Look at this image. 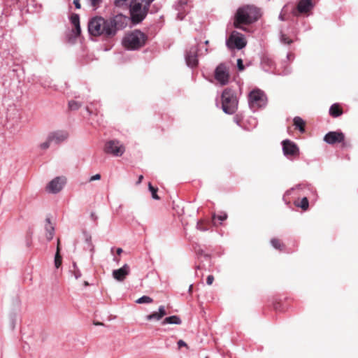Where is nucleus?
Returning <instances> with one entry per match:
<instances>
[{
	"label": "nucleus",
	"mask_w": 358,
	"mask_h": 358,
	"mask_svg": "<svg viewBox=\"0 0 358 358\" xmlns=\"http://www.w3.org/2000/svg\"><path fill=\"white\" fill-rule=\"evenodd\" d=\"M186 1H183V0H180V3H185Z\"/></svg>",
	"instance_id": "09e8293b"
},
{
	"label": "nucleus",
	"mask_w": 358,
	"mask_h": 358,
	"mask_svg": "<svg viewBox=\"0 0 358 358\" xmlns=\"http://www.w3.org/2000/svg\"><path fill=\"white\" fill-rule=\"evenodd\" d=\"M87 110L90 113H91V111L90 110L89 108H87Z\"/></svg>",
	"instance_id": "603ef678"
},
{
	"label": "nucleus",
	"mask_w": 358,
	"mask_h": 358,
	"mask_svg": "<svg viewBox=\"0 0 358 358\" xmlns=\"http://www.w3.org/2000/svg\"><path fill=\"white\" fill-rule=\"evenodd\" d=\"M116 252L118 255H120L122 252V248H117V250H116Z\"/></svg>",
	"instance_id": "37998d69"
},
{
	"label": "nucleus",
	"mask_w": 358,
	"mask_h": 358,
	"mask_svg": "<svg viewBox=\"0 0 358 358\" xmlns=\"http://www.w3.org/2000/svg\"><path fill=\"white\" fill-rule=\"evenodd\" d=\"M237 66L239 71H242L244 70L245 67L243 63V60L241 59H238L237 60Z\"/></svg>",
	"instance_id": "473e14b6"
},
{
	"label": "nucleus",
	"mask_w": 358,
	"mask_h": 358,
	"mask_svg": "<svg viewBox=\"0 0 358 358\" xmlns=\"http://www.w3.org/2000/svg\"><path fill=\"white\" fill-rule=\"evenodd\" d=\"M45 230L47 231L46 238L48 241H50L53 238L54 235V227H52L50 218L46 219Z\"/></svg>",
	"instance_id": "6ab92c4d"
},
{
	"label": "nucleus",
	"mask_w": 358,
	"mask_h": 358,
	"mask_svg": "<svg viewBox=\"0 0 358 358\" xmlns=\"http://www.w3.org/2000/svg\"><path fill=\"white\" fill-rule=\"evenodd\" d=\"M227 218V215L225 213H222L219 215H216L215 213L212 215V222L214 225H216V219L220 220V222H222L225 220Z\"/></svg>",
	"instance_id": "393cba45"
},
{
	"label": "nucleus",
	"mask_w": 358,
	"mask_h": 358,
	"mask_svg": "<svg viewBox=\"0 0 358 358\" xmlns=\"http://www.w3.org/2000/svg\"><path fill=\"white\" fill-rule=\"evenodd\" d=\"M150 2L147 0H132L130 4L131 20L134 23L141 22L146 16Z\"/></svg>",
	"instance_id": "20e7f679"
},
{
	"label": "nucleus",
	"mask_w": 358,
	"mask_h": 358,
	"mask_svg": "<svg viewBox=\"0 0 358 358\" xmlns=\"http://www.w3.org/2000/svg\"><path fill=\"white\" fill-rule=\"evenodd\" d=\"M88 285H89V284H88V282H87V281H85V282H84V285H85V286H88Z\"/></svg>",
	"instance_id": "de8ad7c7"
},
{
	"label": "nucleus",
	"mask_w": 358,
	"mask_h": 358,
	"mask_svg": "<svg viewBox=\"0 0 358 358\" xmlns=\"http://www.w3.org/2000/svg\"><path fill=\"white\" fill-rule=\"evenodd\" d=\"M62 256L60 255V241L57 240V251L55 257V266L56 268H59L62 265Z\"/></svg>",
	"instance_id": "aec40b11"
},
{
	"label": "nucleus",
	"mask_w": 358,
	"mask_h": 358,
	"mask_svg": "<svg viewBox=\"0 0 358 358\" xmlns=\"http://www.w3.org/2000/svg\"><path fill=\"white\" fill-rule=\"evenodd\" d=\"M103 151L106 154L120 157L125 152V148L119 141L110 140L105 143Z\"/></svg>",
	"instance_id": "423d86ee"
},
{
	"label": "nucleus",
	"mask_w": 358,
	"mask_h": 358,
	"mask_svg": "<svg viewBox=\"0 0 358 358\" xmlns=\"http://www.w3.org/2000/svg\"><path fill=\"white\" fill-rule=\"evenodd\" d=\"M69 134L66 131L58 130L50 132L48 137L49 141L55 144H59L67 139Z\"/></svg>",
	"instance_id": "ddd939ff"
},
{
	"label": "nucleus",
	"mask_w": 358,
	"mask_h": 358,
	"mask_svg": "<svg viewBox=\"0 0 358 358\" xmlns=\"http://www.w3.org/2000/svg\"><path fill=\"white\" fill-rule=\"evenodd\" d=\"M148 187H149V190H150V191L151 192V193H152V198H153V199H155L159 200V196H158V195H157V192L158 189H157V188L154 187L151 185V183H150V182L148 184Z\"/></svg>",
	"instance_id": "bb28decb"
},
{
	"label": "nucleus",
	"mask_w": 358,
	"mask_h": 358,
	"mask_svg": "<svg viewBox=\"0 0 358 358\" xmlns=\"http://www.w3.org/2000/svg\"><path fill=\"white\" fill-rule=\"evenodd\" d=\"M143 179V176L142 175H141V176L138 177V181H137V182H136V183H137L138 185V184H140V183L142 182Z\"/></svg>",
	"instance_id": "79ce46f5"
},
{
	"label": "nucleus",
	"mask_w": 358,
	"mask_h": 358,
	"mask_svg": "<svg viewBox=\"0 0 358 358\" xmlns=\"http://www.w3.org/2000/svg\"><path fill=\"white\" fill-rule=\"evenodd\" d=\"M271 243L272 246L277 250L282 251L285 249V245L278 238H272L271 240Z\"/></svg>",
	"instance_id": "b1692460"
},
{
	"label": "nucleus",
	"mask_w": 358,
	"mask_h": 358,
	"mask_svg": "<svg viewBox=\"0 0 358 358\" xmlns=\"http://www.w3.org/2000/svg\"><path fill=\"white\" fill-rule=\"evenodd\" d=\"M227 43L228 47L230 48H236L240 50L246 45L247 42L241 34L236 31H234L231 32Z\"/></svg>",
	"instance_id": "0eeeda50"
},
{
	"label": "nucleus",
	"mask_w": 358,
	"mask_h": 358,
	"mask_svg": "<svg viewBox=\"0 0 358 358\" xmlns=\"http://www.w3.org/2000/svg\"><path fill=\"white\" fill-rule=\"evenodd\" d=\"M345 140V135L341 131H329L324 137V141L328 144L342 143Z\"/></svg>",
	"instance_id": "f8f14e48"
},
{
	"label": "nucleus",
	"mask_w": 358,
	"mask_h": 358,
	"mask_svg": "<svg viewBox=\"0 0 358 358\" xmlns=\"http://www.w3.org/2000/svg\"><path fill=\"white\" fill-rule=\"evenodd\" d=\"M283 153L287 157H296L299 154L297 145L289 140H285L282 143Z\"/></svg>",
	"instance_id": "9d476101"
},
{
	"label": "nucleus",
	"mask_w": 358,
	"mask_h": 358,
	"mask_svg": "<svg viewBox=\"0 0 358 358\" xmlns=\"http://www.w3.org/2000/svg\"><path fill=\"white\" fill-rule=\"evenodd\" d=\"M167 314L165 307L164 306H161L159 307L158 312H153L152 313L146 316V320L148 321L150 320H160L164 316Z\"/></svg>",
	"instance_id": "dca6fc26"
},
{
	"label": "nucleus",
	"mask_w": 358,
	"mask_h": 358,
	"mask_svg": "<svg viewBox=\"0 0 358 358\" xmlns=\"http://www.w3.org/2000/svg\"><path fill=\"white\" fill-rule=\"evenodd\" d=\"M91 6L94 8L96 9L98 7H99L100 4L102 2V0H90Z\"/></svg>",
	"instance_id": "7c9ffc66"
},
{
	"label": "nucleus",
	"mask_w": 358,
	"mask_h": 358,
	"mask_svg": "<svg viewBox=\"0 0 358 358\" xmlns=\"http://www.w3.org/2000/svg\"><path fill=\"white\" fill-rule=\"evenodd\" d=\"M282 41L287 44H290L292 42V41L289 39L285 35L282 36Z\"/></svg>",
	"instance_id": "4c0bfd02"
},
{
	"label": "nucleus",
	"mask_w": 358,
	"mask_h": 358,
	"mask_svg": "<svg viewBox=\"0 0 358 358\" xmlns=\"http://www.w3.org/2000/svg\"><path fill=\"white\" fill-rule=\"evenodd\" d=\"M101 179V175L99 173H97L94 176H92L90 180H89V182H92V181H94V180H100Z\"/></svg>",
	"instance_id": "f704fd0d"
},
{
	"label": "nucleus",
	"mask_w": 358,
	"mask_h": 358,
	"mask_svg": "<svg viewBox=\"0 0 358 358\" xmlns=\"http://www.w3.org/2000/svg\"><path fill=\"white\" fill-rule=\"evenodd\" d=\"M279 306H280V303H276V304H275V305H274V308H275V310H278V309L279 308Z\"/></svg>",
	"instance_id": "c03bdc74"
},
{
	"label": "nucleus",
	"mask_w": 358,
	"mask_h": 358,
	"mask_svg": "<svg viewBox=\"0 0 358 358\" xmlns=\"http://www.w3.org/2000/svg\"><path fill=\"white\" fill-rule=\"evenodd\" d=\"M80 275V273L79 274L78 273H76L75 274V276H76V278H78Z\"/></svg>",
	"instance_id": "49530a36"
},
{
	"label": "nucleus",
	"mask_w": 358,
	"mask_h": 358,
	"mask_svg": "<svg viewBox=\"0 0 358 358\" xmlns=\"http://www.w3.org/2000/svg\"><path fill=\"white\" fill-rule=\"evenodd\" d=\"M74 27H75V29L73 30V31H75L76 36H78L80 34V32H81L80 24L78 25L74 26Z\"/></svg>",
	"instance_id": "72a5a7b5"
},
{
	"label": "nucleus",
	"mask_w": 358,
	"mask_h": 358,
	"mask_svg": "<svg viewBox=\"0 0 358 358\" xmlns=\"http://www.w3.org/2000/svg\"><path fill=\"white\" fill-rule=\"evenodd\" d=\"M294 125L299 129L301 132L305 131L306 122L300 117H295L293 120Z\"/></svg>",
	"instance_id": "412c9836"
},
{
	"label": "nucleus",
	"mask_w": 358,
	"mask_h": 358,
	"mask_svg": "<svg viewBox=\"0 0 358 358\" xmlns=\"http://www.w3.org/2000/svg\"><path fill=\"white\" fill-rule=\"evenodd\" d=\"M71 22L73 26L78 25L80 24V17L78 14H73L71 17Z\"/></svg>",
	"instance_id": "c85d7f7f"
},
{
	"label": "nucleus",
	"mask_w": 358,
	"mask_h": 358,
	"mask_svg": "<svg viewBox=\"0 0 358 358\" xmlns=\"http://www.w3.org/2000/svg\"><path fill=\"white\" fill-rule=\"evenodd\" d=\"M81 106V104L75 101H71L69 102V108L72 110H78Z\"/></svg>",
	"instance_id": "cd10ccee"
},
{
	"label": "nucleus",
	"mask_w": 358,
	"mask_h": 358,
	"mask_svg": "<svg viewBox=\"0 0 358 358\" xmlns=\"http://www.w3.org/2000/svg\"><path fill=\"white\" fill-rule=\"evenodd\" d=\"M51 143L52 142L50 141H49V138L47 137L46 141H45L44 143H41L39 147L42 150H47L48 148H49Z\"/></svg>",
	"instance_id": "c756f323"
},
{
	"label": "nucleus",
	"mask_w": 358,
	"mask_h": 358,
	"mask_svg": "<svg viewBox=\"0 0 358 358\" xmlns=\"http://www.w3.org/2000/svg\"><path fill=\"white\" fill-rule=\"evenodd\" d=\"M148 2H150V3L153 1V0H147Z\"/></svg>",
	"instance_id": "864d4df0"
},
{
	"label": "nucleus",
	"mask_w": 358,
	"mask_h": 358,
	"mask_svg": "<svg viewBox=\"0 0 358 358\" xmlns=\"http://www.w3.org/2000/svg\"><path fill=\"white\" fill-rule=\"evenodd\" d=\"M127 0H115V4L117 6H123Z\"/></svg>",
	"instance_id": "c9c22d12"
},
{
	"label": "nucleus",
	"mask_w": 358,
	"mask_h": 358,
	"mask_svg": "<svg viewBox=\"0 0 358 358\" xmlns=\"http://www.w3.org/2000/svg\"><path fill=\"white\" fill-rule=\"evenodd\" d=\"M192 285H190L189 289V292H192Z\"/></svg>",
	"instance_id": "8fccbe9b"
},
{
	"label": "nucleus",
	"mask_w": 358,
	"mask_h": 358,
	"mask_svg": "<svg viewBox=\"0 0 358 358\" xmlns=\"http://www.w3.org/2000/svg\"><path fill=\"white\" fill-rule=\"evenodd\" d=\"M163 324H181V320L180 318L177 315H173L170 317H166L163 322Z\"/></svg>",
	"instance_id": "4be33fe9"
},
{
	"label": "nucleus",
	"mask_w": 358,
	"mask_h": 358,
	"mask_svg": "<svg viewBox=\"0 0 358 358\" xmlns=\"http://www.w3.org/2000/svg\"><path fill=\"white\" fill-rule=\"evenodd\" d=\"M264 93L259 90L252 91L249 95V101L251 107L253 108L261 107L264 103Z\"/></svg>",
	"instance_id": "6e6552de"
},
{
	"label": "nucleus",
	"mask_w": 358,
	"mask_h": 358,
	"mask_svg": "<svg viewBox=\"0 0 358 358\" xmlns=\"http://www.w3.org/2000/svg\"><path fill=\"white\" fill-rule=\"evenodd\" d=\"M214 281V277L212 275H210L207 277L206 282L208 285H211Z\"/></svg>",
	"instance_id": "e433bc0d"
},
{
	"label": "nucleus",
	"mask_w": 358,
	"mask_h": 358,
	"mask_svg": "<svg viewBox=\"0 0 358 358\" xmlns=\"http://www.w3.org/2000/svg\"><path fill=\"white\" fill-rule=\"evenodd\" d=\"M73 4L77 9H80L81 7L80 0H73Z\"/></svg>",
	"instance_id": "ea45409f"
},
{
	"label": "nucleus",
	"mask_w": 358,
	"mask_h": 358,
	"mask_svg": "<svg viewBox=\"0 0 358 358\" xmlns=\"http://www.w3.org/2000/svg\"><path fill=\"white\" fill-rule=\"evenodd\" d=\"M343 111L338 103L333 104L329 109V114L333 117H338L343 114Z\"/></svg>",
	"instance_id": "a211bd4d"
},
{
	"label": "nucleus",
	"mask_w": 358,
	"mask_h": 358,
	"mask_svg": "<svg viewBox=\"0 0 358 358\" xmlns=\"http://www.w3.org/2000/svg\"><path fill=\"white\" fill-rule=\"evenodd\" d=\"M90 217L92 218V220L94 221H96L97 220V216L96 215V214L94 213H91L90 214Z\"/></svg>",
	"instance_id": "a19ab883"
},
{
	"label": "nucleus",
	"mask_w": 358,
	"mask_h": 358,
	"mask_svg": "<svg viewBox=\"0 0 358 358\" xmlns=\"http://www.w3.org/2000/svg\"><path fill=\"white\" fill-rule=\"evenodd\" d=\"M127 17L122 14L108 19L96 16L90 20L88 31L94 36L111 38L116 35L117 31L124 29L127 25Z\"/></svg>",
	"instance_id": "f257e3e1"
},
{
	"label": "nucleus",
	"mask_w": 358,
	"mask_h": 358,
	"mask_svg": "<svg viewBox=\"0 0 358 358\" xmlns=\"http://www.w3.org/2000/svg\"><path fill=\"white\" fill-rule=\"evenodd\" d=\"M206 358H208V357H206Z\"/></svg>",
	"instance_id": "5fc2aeb1"
},
{
	"label": "nucleus",
	"mask_w": 358,
	"mask_h": 358,
	"mask_svg": "<svg viewBox=\"0 0 358 358\" xmlns=\"http://www.w3.org/2000/svg\"><path fill=\"white\" fill-rule=\"evenodd\" d=\"M186 62L189 66L194 67L198 64L197 60V48L192 47L186 55Z\"/></svg>",
	"instance_id": "4468645a"
},
{
	"label": "nucleus",
	"mask_w": 358,
	"mask_h": 358,
	"mask_svg": "<svg viewBox=\"0 0 358 358\" xmlns=\"http://www.w3.org/2000/svg\"><path fill=\"white\" fill-rule=\"evenodd\" d=\"M153 301L152 299L148 296H143L142 297L137 299L136 303H150Z\"/></svg>",
	"instance_id": "a878e982"
},
{
	"label": "nucleus",
	"mask_w": 358,
	"mask_h": 358,
	"mask_svg": "<svg viewBox=\"0 0 358 358\" xmlns=\"http://www.w3.org/2000/svg\"><path fill=\"white\" fill-rule=\"evenodd\" d=\"M262 13L254 5H245L238 8L234 15L233 25L236 29L245 31V25H250L257 21Z\"/></svg>",
	"instance_id": "f03ea898"
},
{
	"label": "nucleus",
	"mask_w": 358,
	"mask_h": 358,
	"mask_svg": "<svg viewBox=\"0 0 358 358\" xmlns=\"http://www.w3.org/2000/svg\"><path fill=\"white\" fill-rule=\"evenodd\" d=\"M65 183V178L56 177L48 184V185L46 186V190L49 193L57 194L62 189Z\"/></svg>",
	"instance_id": "1a4fd4ad"
},
{
	"label": "nucleus",
	"mask_w": 358,
	"mask_h": 358,
	"mask_svg": "<svg viewBox=\"0 0 358 358\" xmlns=\"http://www.w3.org/2000/svg\"><path fill=\"white\" fill-rule=\"evenodd\" d=\"M95 325H103V323L101 322H96V323H94Z\"/></svg>",
	"instance_id": "a18cd8bd"
},
{
	"label": "nucleus",
	"mask_w": 358,
	"mask_h": 358,
	"mask_svg": "<svg viewBox=\"0 0 358 358\" xmlns=\"http://www.w3.org/2000/svg\"><path fill=\"white\" fill-rule=\"evenodd\" d=\"M294 205L301 208L303 210H307L309 207V202L306 197H303L301 200L294 201Z\"/></svg>",
	"instance_id": "5701e85b"
},
{
	"label": "nucleus",
	"mask_w": 358,
	"mask_h": 358,
	"mask_svg": "<svg viewBox=\"0 0 358 358\" xmlns=\"http://www.w3.org/2000/svg\"><path fill=\"white\" fill-rule=\"evenodd\" d=\"M313 6L312 0H301L297 5V10L301 13H308Z\"/></svg>",
	"instance_id": "f3484780"
},
{
	"label": "nucleus",
	"mask_w": 358,
	"mask_h": 358,
	"mask_svg": "<svg viewBox=\"0 0 358 358\" xmlns=\"http://www.w3.org/2000/svg\"><path fill=\"white\" fill-rule=\"evenodd\" d=\"M129 265L124 264L120 268L114 270L113 271V276L118 281H123L126 278L127 275H129Z\"/></svg>",
	"instance_id": "2eb2a0df"
},
{
	"label": "nucleus",
	"mask_w": 358,
	"mask_h": 358,
	"mask_svg": "<svg viewBox=\"0 0 358 358\" xmlns=\"http://www.w3.org/2000/svg\"><path fill=\"white\" fill-rule=\"evenodd\" d=\"M178 348H180L182 347H187V345L186 344V343L185 341H183L182 340H180L178 341Z\"/></svg>",
	"instance_id": "58836bf2"
},
{
	"label": "nucleus",
	"mask_w": 358,
	"mask_h": 358,
	"mask_svg": "<svg viewBox=\"0 0 358 358\" xmlns=\"http://www.w3.org/2000/svg\"><path fill=\"white\" fill-rule=\"evenodd\" d=\"M208 43H209V42H208V41H205V44H206V45H208Z\"/></svg>",
	"instance_id": "3c124183"
},
{
	"label": "nucleus",
	"mask_w": 358,
	"mask_h": 358,
	"mask_svg": "<svg viewBox=\"0 0 358 358\" xmlns=\"http://www.w3.org/2000/svg\"><path fill=\"white\" fill-rule=\"evenodd\" d=\"M215 78L222 85H224L228 83L229 74L224 65L220 64L216 68Z\"/></svg>",
	"instance_id": "9b49d317"
},
{
	"label": "nucleus",
	"mask_w": 358,
	"mask_h": 358,
	"mask_svg": "<svg viewBox=\"0 0 358 358\" xmlns=\"http://www.w3.org/2000/svg\"><path fill=\"white\" fill-rule=\"evenodd\" d=\"M196 228L200 231H206L207 228L203 224V221L200 220L197 222Z\"/></svg>",
	"instance_id": "2f4dec72"
},
{
	"label": "nucleus",
	"mask_w": 358,
	"mask_h": 358,
	"mask_svg": "<svg viewBox=\"0 0 358 358\" xmlns=\"http://www.w3.org/2000/svg\"><path fill=\"white\" fill-rule=\"evenodd\" d=\"M147 36L141 31L135 30L127 34L123 38L124 47L129 50H136L145 44Z\"/></svg>",
	"instance_id": "7ed1b4c3"
},
{
	"label": "nucleus",
	"mask_w": 358,
	"mask_h": 358,
	"mask_svg": "<svg viewBox=\"0 0 358 358\" xmlns=\"http://www.w3.org/2000/svg\"><path fill=\"white\" fill-rule=\"evenodd\" d=\"M222 107L224 113L233 114L237 108V99L230 89H225L222 94Z\"/></svg>",
	"instance_id": "39448f33"
}]
</instances>
